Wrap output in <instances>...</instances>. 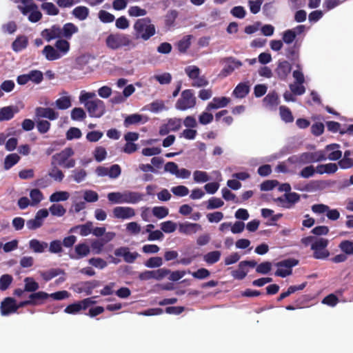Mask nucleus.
<instances>
[{
    "label": "nucleus",
    "instance_id": "f257e3e1",
    "mask_svg": "<svg viewBox=\"0 0 353 353\" xmlns=\"http://www.w3.org/2000/svg\"><path fill=\"white\" fill-rule=\"evenodd\" d=\"M134 30L136 38H141L144 41L148 40L156 32L154 26L148 17L137 19L134 24Z\"/></svg>",
    "mask_w": 353,
    "mask_h": 353
},
{
    "label": "nucleus",
    "instance_id": "f03ea898",
    "mask_svg": "<svg viewBox=\"0 0 353 353\" xmlns=\"http://www.w3.org/2000/svg\"><path fill=\"white\" fill-rule=\"evenodd\" d=\"M106 44L111 49L116 50L123 47L128 49L135 47L130 36L123 33L111 34L106 39Z\"/></svg>",
    "mask_w": 353,
    "mask_h": 353
},
{
    "label": "nucleus",
    "instance_id": "7ed1b4c3",
    "mask_svg": "<svg viewBox=\"0 0 353 353\" xmlns=\"http://www.w3.org/2000/svg\"><path fill=\"white\" fill-rule=\"evenodd\" d=\"M74 152L72 148L68 147L62 150L60 152L52 155L51 161L54 163L62 166L63 168L70 169L75 166L76 161L72 159Z\"/></svg>",
    "mask_w": 353,
    "mask_h": 353
},
{
    "label": "nucleus",
    "instance_id": "20e7f679",
    "mask_svg": "<svg viewBox=\"0 0 353 353\" xmlns=\"http://www.w3.org/2000/svg\"><path fill=\"white\" fill-rule=\"evenodd\" d=\"M196 105V98L193 90L186 89L181 92L180 97L175 103L176 110L185 111L194 108Z\"/></svg>",
    "mask_w": 353,
    "mask_h": 353
},
{
    "label": "nucleus",
    "instance_id": "39448f33",
    "mask_svg": "<svg viewBox=\"0 0 353 353\" xmlns=\"http://www.w3.org/2000/svg\"><path fill=\"white\" fill-rule=\"evenodd\" d=\"M299 263L298 259L294 258H289L282 260L276 263L278 268L274 274L276 276L285 278L292 274V268L297 265Z\"/></svg>",
    "mask_w": 353,
    "mask_h": 353
},
{
    "label": "nucleus",
    "instance_id": "423d86ee",
    "mask_svg": "<svg viewBox=\"0 0 353 353\" xmlns=\"http://www.w3.org/2000/svg\"><path fill=\"white\" fill-rule=\"evenodd\" d=\"M328 245V240L323 238L316 239L311 245V249L314 251L313 257L316 259H325L330 255L329 251L326 249Z\"/></svg>",
    "mask_w": 353,
    "mask_h": 353
},
{
    "label": "nucleus",
    "instance_id": "0eeeda50",
    "mask_svg": "<svg viewBox=\"0 0 353 353\" xmlns=\"http://www.w3.org/2000/svg\"><path fill=\"white\" fill-rule=\"evenodd\" d=\"M85 107L91 117H101L105 112L104 102L99 99L85 102Z\"/></svg>",
    "mask_w": 353,
    "mask_h": 353
},
{
    "label": "nucleus",
    "instance_id": "6e6552de",
    "mask_svg": "<svg viewBox=\"0 0 353 353\" xmlns=\"http://www.w3.org/2000/svg\"><path fill=\"white\" fill-rule=\"evenodd\" d=\"M170 270L165 268H160L157 270H145L139 274V279L141 281L156 279L160 281L167 276Z\"/></svg>",
    "mask_w": 353,
    "mask_h": 353
},
{
    "label": "nucleus",
    "instance_id": "1a4fd4ad",
    "mask_svg": "<svg viewBox=\"0 0 353 353\" xmlns=\"http://www.w3.org/2000/svg\"><path fill=\"white\" fill-rule=\"evenodd\" d=\"M96 303V301H92V298H86L82 301L68 305L64 310V312L70 314H75L82 310H86L90 305Z\"/></svg>",
    "mask_w": 353,
    "mask_h": 353
},
{
    "label": "nucleus",
    "instance_id": "9d476101",
    "mask_svg": "<svg viewBox=\"0 0 353 353\" xmlns=\"http://www.w3.org/2000/svg\"><path fill=\"white\" fill-rule=\"evenodd\" d=\"M285 56L288 61H285V63H288L289 66H301L299 47L298 46L294 44L288 47L285 50Z\"/></svg>",
    "mask_w": 353,
    "mask_h": 353
},
{
    "label": "nucleus",
    "instance_id": "9b49d317",
    "mask_svg": "<svg viewBox=\"0 0 353 353\" xmlns=\"http://www.w3.org/2000/svg\"><path fill=\"white\" fill-rule=\"evenodd\" d=\"M114 255L116 256H122L125 262L132 263L139 256L137 252H131L128 247H120L114 250Z\"/></svg>",
    "mask_w": 353,
    "mask_h": 353
},
{
    "label": "nucleus",
    "instance_id": "f8f14e48",
    "mask_svg": "<svg viewBox=\"0 0 353 353\" xmlns=\"http://www.w3.org/2000/svg\"><path fill=\"white\" fill-rule=\"evenodd\" d=\"M0 310L2 316H8L10 314L16 312L17 307H16L15 299L12 297L5 298L1 303Z\"/></svg>",
    "mask_w": 353,
    "mask_h": 353
},
{
    "label": "nucleus",
    "instance_id": "ddd939ff",
    "mask_svg": "<svg viewBox=\"0 0 353 353\" xmlns=\"http://www.w3.org/2000/svg\"><path fill=\"white\" fill-rule=\"evenodd\" d=\"M41 36L47 41L62 37L61 28L58 25H53L50 28H46L41 32Z\"/></svg>",
    "mask_w": 353,
    "mask_h": 353
},
{
    "label": "nucleus",
    "instance_id": "4468645a",
    "mask_svg": "<svg viewBox=\"0 0 353 353\" xmlns=\"http://www.w3.org/2000/svg\"><path fill=\"white\" fill-rule=\"evenodd\" d=\"M113 215L117 219H127L133 217L135 212L130 207L118 206L113 209Z\"/></svg>",
    "mask_w": 353,
    "mask_h": 353
},
{
    "label": "nucleus",
    "instance_id": "2eb2a0df",
    "mask_svg": "<svg viewBox=\"0 0 353 353\" xmlns=\"http://www.w3.org/2000/svg\"><path fill=\"white\" fill-rule=\"evenodd\" d=\"M279 103V95L275 91L270 92L263 99V105L270 110L276 109Z\"/></svg>",
    "mask_w": 353,
    "mask_h": 353
},
{
    "label": "nucleus",
    "instance_id": "dca6fc26",
    "mask_svg": "<svg viewBox=\"0 0 353 353\" xmlns=\"http://www.w3.org/2000/svg\"><path fill=\"white\" fill-rule=\"evenodd\" d=\"M35 115L39 118H46L51 121L55 120L59 117L58 112L50 108L38 107L35 109Z\"/></svg>",
    "mask_w": 353,
    "mask_h": 353
},
{
    "label": "nucleus",
    "instance_id": "f3484780",
    "mask_svg": "<svg viewBox=\"0 0 353 353\" xmlns=\"http://www.w3.org/2000/svg\"><path fill=\"white\" fill-rule=\"evenodd\" d=\"M284 197H279L276 201L282 203V206L286 208H291L292 204L298 202L300 200V195L296 192H289L284 194Z\"/></svg>",
    "mask_w": 353,
    "mask_h": 353
},
{
    "label": "nucleus",
    "instance_id": "a211bd4d",
    "mask_svg": "<svg viewBox=\"0 0 353 353\" xmlns=\"http://www.w3.org/2000/svg\"><path fill=\"white\" fill-rule=\"evenodd\" d=\"M201 229V225L196 223L185 222L179 225V232L187 235L194 234Z\"/></svg>",
    "mask_w": 353,
    "mask_h": 353
},
{
    "label": "nucleus",
    "instance_id": "6ab92c4d",
    "mask_svg": "<svg viewBox=\"0 0 353 353\" xmlns=\"http://www.w3.org/2000/svg\"><path fill=\"white\" fill-rule=\"evenodd\" d=\"M30 305H41L48 299V293L39 291L32 293L28 296Z\"/></svg>",
    "mask_w": 353,
    "mask_h": 353
},
{
    "label": "nucleus",
    "instance_id": "aec40b11",
    "mask_svg": "<svg viewBox=\"0 0 353 353\" xmlns=\"http://www.w3.org/2000/svg\"><path fill=\"white\" fill-rule=\"evenodd\" d=\"M230 101V99L226 97H214L212 101L209 103L206 107L207 111H210L213 109H218L226 107Z\"/></svg>",
    "mask_w": 353,
    "mask_h": 353
},
{
    "label": "nucleus",
    "instance_id": "412c9836",
    "mask_svg": "<svg viewBox=\"0 0 353 353\" xmlns=\"http://www.w3.org/2000/svg\"><path fill=\"white\" fill-rule=\"evenodd\" d=\"M250 87L248 82L239 83L232 92V95L238 99L245 97L250 92Z\"/></svg>",
    "mask_w": 353,
    "mask_h": 353
},
{
    "label": "nucleus",
    "instance_id": "4be33fe9",
    "mask_svg": "<svg viewBox=\"0 0 353 353\" xmlns=\"http://www.w3.org/2000/svg\"><path fill=\"white\" fill-rule=\"evenodd\" d=\"M306 285H307V282H304V283H303L300 285H290L285 292H283L280 294V295L277 297L276 301L278 302L281 301L282 300L287 298L292 294H293L297 291L303 290L306 287Z\"/></svg>",
    "mask_w": 353,
    "mask_h": 353
},
{
    "label": "nucleus",
    "instance_id": "5701e85b",
    "mask_svg": "<svg viewBox=\"0 0 353 353\" xmlns=\"http://www.w3.org/2000/svg\"><path fill=\"white\" fill-rule=\"evenodd\" d=\"M51 168L49 170L48 176L54 179L55 181L61 182L64 178V174L60 170L57 164L51 161Z\"/></svg>",
    "mask_w": 353,
    "mask_h": 353
},
{
    "label": "nucleus",
    "instance_id": "b1692460",
    "mask_svg": "<svg viewBox=\"0 0 353 353\" xmlns=\"http://www.w3.org/2000/svg\"><path fill=\"white\" fill-rule=\"evenodd\" d=\"M143 199V194L137 192H124V203H137Z\"/></svg>",
    "mask_w": 353,
    "mask_h": 353
},
{
    "label": "nucleus",
    "instance_id": "393cba45",
    "mask_svg": "<svg viewBox=\"0 0 353 353\" xmlns=\"http://www.w3.org/2000/svg\"><path fill=\"white\" fill-rule=\"evenodd\" d=\"M339 148V145L337 143H332L327 145L325 147L327 151H332L327 158L331 161H336L341 159L342 156V152L337 150Z\"/></svg>",
    "mask_w": 353,
    "mask_h": 353
},
{
    "label": "nucleus",
    "instance_id": "a878e982",
    "mask_svg": "<svg viewBox=\"0 0 353 353\" xmlns=\"http://www.w3.org/2000/svg\"><path fill=\"white\" fill-rule=\"evenodd\" d=\"M61 30L62 37L67 39H70L72 34L77 33L79 31V28L72 23H67L63 25Z\"/></svg>",
    "mask_w": 353,
    "mask_h": 353
},
{
    "label": "nucleus",
    "instance_id": "bb28decb",
    "mask_svg": "<svg viewBox=\"0 0 353 353\" xmlns=\"http://www.w3.org/2000/svg\"><path fill=\"white\" fill-rule=\"evenodd\" d=\"M83 287L79 289V292H85L86 295H90L92 290L100 285V281L92 280L82 283Z\"/></svg>",
    "mask_w": 353,
    "mask_h": 353
},
{
    "label": "nucleus",
    "instance_id": "cd10ccee",
    "mask_svg": "<svg viewBox=\"0 0 353 353\" xmlns=\"http://www.w3.org/2000/svg\"><path fill=\"white\" fill-rule=\"evenodd\" d=\"M72 14L79 20L83 21L89 15V9L85 6H79L73 9Z\"/></svg>",
    "mask_w": 353,
    "mask_h": 353
},
{
    "label": "nucleus",
    "instance_id": "c85d7f7f",
    "mask_svg": "<svg viewBox=\"0 0 353 353\" xmlns=\"http://www.w3.org/2000/svg\"><path fill=\"white\" fill-rule=\"evenodd\" d=\"M20 159V157L16 153L8 154L4 159L3 168L6 170H10L12 167L18 163Z\"/></svg>",
    "mask_w": 353,
    "mask_h": 353
},
{
    "label": "nucleus",
    "instance_id": "c756f323",
    "mask_svg": "<svg viewBox=\"0 0 353 353\" xmlns=\"http://www.w3.org/2000/svg\"><path fill=\"white\" fill-rule=\"evenodd\" d=\"M64 274V271L60 268H52L48 271L41 272L40 275L45 281H49L58 275Z\"/></svg>",
    "mask_w": 353,
    "mask_h": 353
},
{
    "label": "nucleus",
    "instance_id": "7c9ffc66",
    "mask_svg": "<svg viewBox=\"0 0 353 353\" xmlns=\"http://www.w3.org/2000/svg\"><path fill=\"white\" fill-rule=\"evenodd\" d=\"M43 52L47 59L51 61L58 59L62 56V54H61L56 49L50 45L44 47Z\"/></svg>",
    "mask_w": 353,
    "mask_h": 353
},
{
    "label": "nucleus",
    "instance_id": "2f4dec72",
    "mask_svg": "<svg viewBox=\"0 0 353 353\" xmlns=\"http://www.w3.org/2000/svg\"><path fill=\"white\" fill-rule=\"evenodd\" d=\"M29 245L34 252L41 253L48 248V245L46 242H41L37 239H32L30 241Z\"/></svg>",
    "mask_w": 353,
    "mask_h": 353
},
{
    "label": "nucleus",
    "instance_id": "473e14b6",
    "mask_svg": "<svg viewBox=\"0 0 353 353\" xmlns=\"http://www.w3.org/2000/svg\"><path fill=\"white\" fill-rule=\"evenodd\" d=\"M14 116L12 106H6L0 109V121H9Z\"/></svg>",
    "mask_w": 353,
    "mask_h": 353
},
{
    "label": "nucleus",
    "instance_id": "72a5a7b5",
    "mask_svg": "<svg viewBox=\"0 0 353 353\" xmlns=\"http://www.w3.org/2000/svg\"><path fill=\"white\" fill-rule=\"evenodd\" d=\"M87 176V172L83 168L74 169L72 171V174L70 176L76 183H81L85 180Z\"/></svg>",
    "mask_w": 353,
    "mask_h": 353
},
{
    "label": "nucleus",
    "instance_id": "f704fd0d",
    "mask_svg": "<svg viewBox=\"0 0 353 353\" xmlns=\"http://www.w3.org/2000/svg\"><path fill=\"white\" fill-rule=\"evenodd\" d=\"M280 116L281 119L285 123H292L294 121V117L289 108L281 105L279 107Z\"/></svg>",
    "mask_w": 353,
    "mask_h": 353
},
{
    "label": "nucleus",
    "instance_id": "c9c22d12",
    "mask_svg": "<svg viewBox=\"0 0 353 353\" xmlns=\"http://www.w3.org/2000/svg\"><path fill=\"white\" fill-rule=\"evenodd\" d=\"M24 283V290L26 292L34 293L39 288V283L32 277L25 278Z\"/></svg>",
    "mask_w": 353,
    "mask_h": 353
},
{
    "label": "nucleus",
    "instance_id": "e433bc0d",
    "mask_svg": "<svg viewBox=\"0 0 353 353\" xmlns=\"http://www.w3.org/2000/svg\"><path fill=\"white\" fill-rule=\"evenodd\" d=\"M242 265V262L241 261L239 263L238 269L233 270L231 272V275L235 279L243 280L247 276L248 270L244 265Z\"/></svg>",
    "mask_w": 353,
    "mask_h": 353
},
{
    "label": "nucleus",
    "instance_id": "4c0bfd02",
    "mask_svg": "<svg viewBox=\"0 0 353 353\" xmlns=\"http://www.w3.org/2000/svg\"><path fill=\"white\" fill-rule=\"evenodd\" d=\"M28 45V39L26 37H18L12 43V49L16 51H21L26 48Z\"/></svg>",
    "mask_w": 353,
    "mask_h": 353
},
{
    "label": "nucleus",
    "instance_id": "58836bf2",
    "mask_svg": "<svg viewBox=\"0 0 353 353\" xmlns=\"http://www.w3.org/2000/svg\"><path fill=\"white\" fill-rule=\"evenodd\" d=\"M90 252L89 246L85 243H79L75 246V252L77 256L75 259H81L86 256Z\"/></svg>",
    "mask_w": 353,
    "mask_h": 353
},
{
    "label": "nucleus",
    "instance_id": "ea45409f",
    "mask_svg": "<svg viewBox=\"0 0 353 353\" xmlns=\"http://www.w3.org/2000/svg\"><path fill=\"white\" fill-rule=\"evenodd\" d=\"M41 8L48 15L55 16L59 13V10L56 6L51 2H44L41 4Z\"/></svg>",
    "mask_w": 353,
    "mask_h": 353
},
{
    "label": "nucleus",
    "instance_id": "a19ab883",
    "mask_svg": "<svg viewBox=\"0 0 353 353\" xmlns=\"http://www.w3.org/2000/svg\"><path fill=\"white\" fill-rule=\"evenodd\" d=\"M221 255V252L216 250L207 253L204 255L203 259L207 263L214 264L219 261Z\"/></svg>",
    "mask_w": 353,
    "mask_h": 353
},
{
    "label": "nucleus",
    "instance_id": "79ce46f5",
    "mask_svg": "<svg viewBox=\"0 0 353 353\" xmlns=\"http://www.w3.org/2000/svg\"><path fill=\"white\" fill-rule=\"evenodd\" d=\"M70 194L68 192L59 191L52 194L50 196L51 202L64 201L68 199Z\"/></svg>",
    "mask_w": 353,
    "mask_h": 353
},
{
    "label": "nucleus",
    "instance_id": "37998d69",
    "mask_svg": "<svg viewBox=\"0 0 353 353\" xmlns=\"http://www.w3.org/2000/svg\"><path fill=\"white\" fill-rule=\"evenodd\" d=\"M341 250L347 255H353V241L350 240L342 241L339 245Z\"/></svg>",
    "mask_w": 353,
    "mask_h": 353
},
{
    "label": "nucleus",
    "instance_id": "c03bdc74",
    "mask_svg": "<svg viewBox=\"0 0 353 353\" xmlns=\"http://www.w3.org/2000/svg\"><path fill=\"white\" fill-rule=\"evenodd\" d=\"M55 47L57 50L63 56L69 51L70 43L64 39H59L55 43Z\"/></svg>",
    "mask_w": 353,
    "mask_h": 353
},
{
    "label": "nucleus",
    "instance_id": "a18cd8bd",
    "mask_svg": "<svg viewBox=\"0 0 353 353\" xmlns=\"http://www.w3.org/2000/svg\"><path fill=\"white\" fill-rule=\"evenodd\" d=\"M12 281L13 277L12 275L8 274H3L0 277V290L5 291L8 289Z\"/></svg>",
    "mask_w": 353,
    "mask_h": 353
},
{
    "label": "nucleus",
    "instance_id": "49530a36",
    "mask_svg": "<svg viewBox=\"0 0 353 353\" xmlns=\"http://www.w3.org/2000/svg\"><path fill=\"white\" fill-rule=\"evenodd\" d=\"M108 199L112 203H124V192H110L108 194Z\"/></svg>",
    "mask_w": 353,
    "mask_h": 353
},
{
    "label": "nucleus",
    "instance_id": "de8ad7c7",
    "mask_svg": "<svg viewBox=\"0 0 353 353\" xmlns=\"http://www.w3.org/2000/svg\"><path fill=\"white\" fill-rule=\"evenodd\" d=\"M92 224L91 222H87L84 225H77L74 228H72L70 230V232H73L76 229H79L80 230L79 234L83 236H85L92 232Z\"/></svg>",
    "mask_w": 353,
    "mask_h": 353
},
{
    "label": "nucleus",
    "instance_id": "09e8293b",
    "mask_svg": "<svg viewBox=\"0 0 353 353\" xmlns=\"http://www.w3.org/2000/svg\"><path fill=\"white\" fill-rule=\"evenodd\" d=\"M169 210L164 206H156L152 209L153 215L158 219H163L168 215Z\"/></svg>",
    "mask_w": 353,
    "mask_h": 353
},
{
    "label": "nucleus",
    "instance_id": "8fccbe9b",
    "mask_svg": "<svg viewBox=\"0 0 353 353\" xmlns=\"http://www.w3.org/2000/svg\"><path fill=\"white\" fill-rule=\"evenodd\" d=\"M142 121V115L133 114L128 116L124 120V125L128 127L130 125L137 124Z\"/></svg>",
    "mask_w": 353,
    "mask_h": 353
},
{
    "label": "nucleus",
    "instance_id": "3c124183",
    "mask_svg": "<svg viewBox=\"0 0 353 353\" xmlns=\"http://www.w3.org/2000/svg\"><path fill=\"white\" fill-rule=\"evenodd\" d=\"M85 117L86 114L81 108H74L71 111V119L74 121H81Z\"/></svg>",
    "mask_w": 353,
    "mask_h": 353
},
{
    "label": "nucleus",
    "instance_id": "603ef678",
    "mask_svg": "<svg viewBox=\"0 0 353 353\" xmlns=\"http://www.w3.org/2000/svg\"><path fill=\"white\" fill-rule=\"evenodd\" d=\"M194 180L196 183H204L210 180L207 172L204 171L196 170L193 173Z\"/></svg>",
    "mask_w": 353,
    "mask_h": 353
},
{
    "label": "nucleus",
    "instance_id": "864d4df0",
    "mask_svg": "<svg viewBox=\"0 0 353 353\" xmlns=\"http://www.w3.org/2000/svg\"><path fill=\"white\" fill-rule=\"evenodd\" d=\"M57 107L60 110H65L71 106L70 99L68 97H62L55 101Z\"/></svg>",
    "mask_w": 353,
    "mask_h": 353
},
{
    "label": "nucleus",
    "instance_id": "5fc2aeb1",
    "mask_svg": "<svg viewBox=\"0 0 353 353\" xmlns=\"http://www.w3.org/2000/svg\"><path fill=\"white\" fill-rule=\"evenodd\" d=\"M49 210L52 215L57 216H62L66 212V210L61 204L52 205L50 207Z\"/></svg>",
    "mask_w": 353,
    "mask_h": 353
},
{
    "label": "nucleus",
    "instance_id": "6e6d98bb",
    "mask_svg": "<svg viewBox=\"0 0 353 353\" xmlns=\"http://www.w3.org/2000/svg\"><path fill=\"white\" fill-rule=\"evenodd\" d=\"M107 156V152L105 148L102 146H98L94 151V157L97 162H101L103 161Z\"/></svg>",
    "mask_w": 353,
    "mask_h": 353
},
{
    "label": "nucleus",
    "instance_id": "4d7b16f0",
    "mask_svg": "<svg viewBox=\"0 0 353 353\" xmlns=\"http://www.w3.org/2000/svg\"><path fill=\"white\" fill-rule=\"evenodd\" d=\"M99 19L103 23H108L113 22L114 21L115 17L112 14L105 10H101L99 12Z\"/></svg>",
    "mask_w": 353,
    "mask_h": 353
},
{
    "label": "nucleus",
    "instance_id": "13d9d810",
    "mask_svg": "<svg viewBox=\"0 0 353 353\" xmlns=\"http://www.w3.org/2000/svg\"><path fill=\"white\" fill-rule=\"evenodd\" d=\"M32 205H37L43 199L42 192L39 189H33L30 192Z\"/></svg>",
    "mask_w": 353,
    "mask_h": 353
},
{
    "label": "nucleus",
    "instance_id": "bf43d9fd",
    "mask_svg": "<svg viewBox=\"0 0 353 353\" xmlns=\"http://www.w3.org/2000/svg\"><path fill=\"white\" fill-rule=\"evenodd\" d=\"M82 136L81 131L75 127L70 128L66 132V139L68 140H72L74 139H79Z\"/></svg>",
    "mask_w": 353,
    "mask_h": 353
},
{
    "label": "nucleus",
    "instance_id": "052dcab7",
    "mask_svg": "<svg viewBox=\"0 0 353 353\" xmlns=\"http://www.w3.org/2000/svg\"><path fill=\"white\" fill-rule=\"evenodd\" d=\"M161 229L165 233H172L176 230V224L172 221H164L161 223Z\"/></svg>",
    "mask_w": 353,
    "mask_h": 353
},
{
    "label": "nucleus",
    "instance_id": "680f3d73",
    "mask_svg": "<svg viewBox=\"0 0 353 353\" xmlns=\"http://www.w3.org/2000/svg\"><path fill=\"white\" fill-rule=\"evenodd\" d=\"M162 264V258L159 256L151 257L145 263V266L150 268H159Z\"/></svg>",
    "mask_w": 353,
    "mask_h": 353
},
{
    "label": "nucleus",
    "instance_id": "e2e57ef3",
    "mask_svg": "<svg viewBox=\"0 0 353 353\" xmlns=\"http://www.w3.org/2000/svg\"><path fill=\"white\" fill-rule=\"evenodd\" d=\"M316 172L315 168L313 165H308L303 168L299 172V176L304 179H308L314 175Z\"/></svg>",
    "mask_w": 353,
    "mask_h": 353
},
{
    "label": "nucleus",
    "instance_id": "0e129e2a",
    "mask_svg": "<svg viewBox=\"0 0 353 353\" xmlns=\"http://www.w3.org/2000/svg\"><path fill=\"white\" fill-rule=\"evenodd\" d=\"M272 263L269 261H265L256 266V271L259 274H266L270 272Z\"/></svg>",
    "mask_w": 353,
    "mask_h": 353
},
{
    "label": "nucleus",
    "instance_id": "69168bd1",
    "mask_svg": "<svg viewBox=\"0 0 353 353\" xmlns=\"http://www.w3.org/2000/svg\"><path fill=\"white\" fill-rule=\"evenodd\" d=\"M223 204L224 202L220 198L212 197L208 200L207 208L208 210L216 209L222 207Z\"/></svg>",
    "mask_w": 353,
    "mask_h": 353
},
{
    "label": "nucleus",
    "instance_id": "338daca9",
    "mask_svg": "<svg viewBox=\"0 0 353 353\" xmlns=\"http://www.w3.org/2000/svg\"><path fill=\"white\" fill-rule=\"evenodd\" d=\"M105 242L102 239L94 240L91 243V248L94 254L101 253Z\"/></svg>",
    "mask_w": 353,
    "mask_h": 353
},
{
    "label": "nucleus",
    "instance_id": "774afa93",
    "mask_svg": "<svg viewBox=\"0 0 353 353\" xmlns=\"http://www.w3.org/2000/svg\"><path fill=\"white\" fill-rule=\"evenodd\" d=\"M290 89L294 95H302L305 92V88L303 84L294 83L290 85Z\"/></svg>",
    "mask_w": 353,
    "mask_h": 353
}]
</instances>
